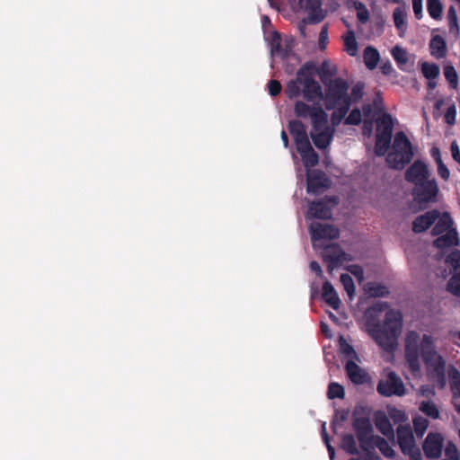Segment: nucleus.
Here are the masks:
<instances>
[{"label": "nucleus", "instance_id": "nucleus-48", "mask_svg": "<svg viewBox=\"0 0 460 460\" xmlns=\"http://www.w3.org/2000/svg\"><path fill=\"white\" fill-rule=\"evenodd\" d=\"M447 289L454 296L460 297V273H456L451 277L447 282Z\"/></svg>", "mask_w": 460, "mask_h": 460}, {"label": "nucleus", "instance_id": "nucleus-59", "mask_svg": "<svg viewBox=\"0 0 460 460\" xmlns=\"http://www.w3.org/2000/svg\"><path fill=\"white\" fill-rule=\"evenodd\" d=\"M282 86L281 84L278 80H270L268 83V91L269 93L275 97L279 95L281 92Z\"/></svg>", "mask_w": 460, "mask_h": 460}, {"label": "nucleus", "instance_id": "nucleus-31", "mask_svg": "<svg viewBox=\"0 0 460 460\" xmlns=\"http://www.w3.org/2000/svg\"><path fill=\"white\" fill-rule=\"evenodd\" d=\"M390 417L394 420L396 426V442L402 451V411L395 408L388 409Z\"/></svg>", "mask_w": 460, "mask_h": 460}, {"label": "nucleus", "instance_id": "nucleus-51", "mask_svg": "<svg viewBox=\"0 0 460 460\" xmlns=\"http://www.w3.org/2000/svg\"><path fill=\"white\" fill-rule=\"evenodd\" d=\"M414 155V147L409 137L404 134V165L411 163Z\"/></svg>", "mask_w": 460, "mask_h": 460}, {"label": "nucleus", "instance_id": "nucleus-13", "mask_svg": "<svg viewBox=\"0 0 460 460\" xmlns=\"http://www.w3.org/2000/svg\"><path fill=\"white\" fill-rule=\"evenodd\" d=\"M429 179H430V172L422 159L415 160L404 172V181L411 184Z\"/></svg>", "mask_w": 460, "mask_h": 460}, {"label": "nucleus", "instance_id": "nucleus-63", "mask_svg": "<svg viewBox=\"0 0 460 460\" xmlns=\"http://www.w3.org/2000/svg\"><path fill=\"white\" fill-rule=\"evenodd\" d=\"M412 9L415 18L420 20L423 17L422 0H412Z\"/></svg>", "mask_w": 460, "mask_h": 460}, {"label": "nucleus", "instance_id": "nucleus-54", "mask_svg": "<svg viewBox=\"0 0 460 460\" xmlns=\"http://www.w3.org/2000/svg\"><path fill=\"white\" fill-rule=\"evenodd\" d=\"M362 120V114L359 109L354 108L345 119L347 125H358Z\"/></svg>", "mask_w": 460, "mask_h": 460}, {"label": "nucleus", "instance_id": "nucleus-60", "mask_svg": "<svg viewBox=\"0 0 460 460\" xmlns=\"http://www.w3.org/2000/svg\"><path fill=\"white\" fill-rule=\"evenodd\" d=\"M348 270L357 278L358 281H362L364 279V270L360 265L354 264L350 265L348 268Z\"/></svg>", "mask_w": 460, "mask_h": 460}, {"label": "nucleus", "instance_id": "nucleus-21", "mask_svg": "<svg viewBox=\"0 0 460 460\" xmlns=\"http://www.w3.org/2000/svg\"><path fill=\"white\" fill-rule=\"evenodd\" d=\"M407 420L408 417L404 412V455L409 454L410 460H421V452L420 448L415 447L414 446L412 429Z\"/></svg>", "mask_w": 460, "mask_h": 460}, {"label": "nucleus", "instance_id": "nucleus-37", "mask_svg": "<svg viewBox=\"0 0 460 460\" xmlns=\"http://www.w3.org/2000/svg\"><path fill=\"white\" fill-rule=\"evenodd\" d=\"M439 66L435 63L423 62L421 64V73L428 80H436L439 75Z\"/></svg>", "mask_w": 460, "mask_h": 460}, {"label": "nucleus", "instance_id": "nucleus-6", "mask_svg": "<svg viewBox=\"0 0 460 460\" xmlns=\"http://www.w3.org/2000/svg\"><path fill=\"white\" fill-rule=\"evenodd\" d=\"M294 113L297 118H310L314 130H319L328 122V114L319 104L309 105L297 101L294 105Z\"/></svg>", "mask_w": 460, "mask_h": 460}, {"label": "nucleus", "instance_id": "nucleus-19", "mask_svg": "<svg viewBox=\"0 0 460 460\" xmlns=\"http://www.w3.org/2000/svg\"><path fill=\"white\" fill-rule=\"evenodd\" d=\"M438 217L439 211L438 209L426 211L414 218L411 229L415 234L424 233L435 224Z\"/></svg>", "mask_w": 460, "mask_h": 460}, {"label": "nucleus", "instance_id": "nucleus-12", "mask_svg": "<svg viewBox=\"0 0 460 460\" xmlns=\"http://www.w3.org/2000/svg\"><path fill=\"white\" fill-rule=\"evenodd\" d=\"M330 186V180L321 170L308 171L306 173V191L318 195Z\"/></svg>", "mask_w": 460, "mask_h": 460}, {"label": "nucleus", "instance_id": "nucleus-17", "mask_svg": "<svg viewBox=\"0 0 460 460\" xmlns=\"http://www.w3.org/2000/svg\"><path fill=\"white\" fill-rule=\"evenodd\" d=\"M300 4L309 14L305 18L303 23H319L325 18V13L322 9V0H299Z\"/></svg>", "mask_w": 460, "mask_h": 460}, {"label": "nucleus", "instance_id": "nucleus-5", "mask_svg": "<svg viewBox=\"0 0 460 460\" xmlns=\"http://www.w3.org/2000/svg\"><path fill=\"white\" fill-rule=\"evenodd\" d=\"M412 185L411 195L419 209H426L429 203L437 200L439 190L435 178L416 182Z\"/></svg>", "mask_w": 460, "mask_h": 460}, {"label": "nucleus", "instance_id": "nucleus-1", "mask_svg": "<svg viewBox=\"0 0 460 460\" xmlns=\"http://www.w3.org/2000/svg\"><path fill=\"white\" fill-rule=\"evenodd\" d=\"M387 302H376L364 313L367 331L380 348L394 353L402 328V314L388 309Z\"/></svg>", "mask_w": 460, "mask_h": 460}, {"label": "nucleus", "instance_id": "nucleus-7", "mask_svg": "<svg viewBox=\"0 0 460 460\" xmlns=\"http://www.w3.org/2000/svg\"><path fill=\"white\" fill-rule=\"evenodd\" d=\"M420 348L422 360L429 371L446 364L443 357L438 353L435 341L431 335H423Z\"/></svg>", "mask_w": 460, "mask_h": 460}, {"label": "nucleus", "instance_id": "nucleus-36", "mask_svg": "<svg viewBox=\"0 0 460 460\" xmlns=\"http://www.w3.org/2000/svg\"><path fill=\"white\" fill-rule=\"evenodd\" d=\"M350 106L348 103L346 105H338L331 115L332 126L333 128L341 124L343 119H345L349 112Z\"/></svg>", "mask_w": 460, "mask_h": 460}, {"label": "nucleus", "instance_id": "nucleus-62", "mask_svg": "<svg viewBox=\"0 0 460 460\" xmlns=\"http://www.w3.org/2000/svg\"><path fill=\"white\" fill-rule=\"evenodd\" d=\"M328 41V27L327 25H323L319 34V47L321 49H324L326 48V44Z\"/></svg>", "mask_w": 460, "mask_h": 460}, {"label": "nucleus", "instance_id": "nucleus-32", "mask_svg": "<svg viewBox=\"0 0 460 460\" xmlns=\"http://www.w3.org/2000/svg\"><path fill=\"white\" fill-rule=\"evenodd\" d=\"M321 82L326 84L328 82L332 81V77L337 73V68L332 66L328 60H324L319 68L316 69Z\"/></svg>", "mask_w": 460, "mask_h": 460}, {"label": "nucleus", "instance_id": "nucleus-33", "mask_svg": "<svg viewBox=\"0 0 460 460\" xmlns=\"http://www.w3.org/2000/svg\"><path fill=\"white\" fill-rule=\"evenodd\" d=\"M363 59L366 66L369 70H373L376 67L380 55L377 49L372 46H367L363 52Z\"/></svg>", "mask_w": 460, "mask_h": 460}, {"label": "nucleus", "instance_id": "nucleus-18", "mask_svg": "<svg viewBox=\"0 0 460 460\" xmlns=\"http://www.w3.org/2000/svg\"><path fill=\"white\" fill-rule=\"evenodd\" d=\"M386 162L390 168L397 170L402 169V131L396 132L393 151L388 153Z\"/></svg>", "mask_w": 460, "mask_h": 460}, {"label": "nucleus", "instance_id": "nucleus-52", "mask_svg": "<svg viewBox=\"0 0 460 460\" xmlns=\"http://www.w3.org/2000/svg\"><path fill=\"white\" fill-rule=\"evenodd\" d=\"M446 263L451 265L455 270H460V250L452 251L445 260Z\"/></svg>", "mask_w": 460, "mask_h": 460}, {"label": "nucleus", "instance_id": "nucleus-43", "mask_svg": "<svg viewBox=\"0 0 460 460\" xmlns=\"http://www.w3.org/2000/svg\"><path fill=\"white\" fill-rule=\"evenodd\" d=\"M448 26L450 33L456 37L459 35V24L456 11L454 5H450L447 11Z\"/></svg>", "mask_w": 460, "mask_h": 460}, {"label": "nucleus", "instance_id": "nucleus-45", "mask_svg": "<svg viewBox=\"0 0 460 460\" xmlns=\"http://www.w3.org/2000/svg\"><path fill=\"white\" fill-rule=\"evenodd\" d=\"M340 280L349 299L352 300L355 294V284L352 278L349 274L342 273L340 277Z\"/></svg>", "mask_w": 460, "mask_h": 460}, {"label": "nucleus", "instance_id": "nucleus-14", "mask_svg": "<svg viewBox=\"0 0 460 460\" xmlns=\"http://www.w3.org/2000/svg\"><path fill=\"white\" fill-rule=\"evenodd\" d=\"M444 437L438 432L428 433L422 449L424 455L429 459H438L442 455Z\"/></svg>", "mask_w": 460, "mask_h": 460}, {"label": "nucleus", "instance_id": "nucleus-56", "mask_svg": "<svg viewBox=\"0 0 460 460\" xmlns=\"http://www.w3.org/2000/svg\"><path fill=\"white\" fill-rule=\"evenodd\" d=\"M321 435H322V438H323V440L327 447V450H328V453H329V456H330V458L331 459H333L334 456H335V449L334 447L331 445V442H330V437L326 431V427H325V423H323L322 425V429H321Z\"/></svg>", "mask_w": 460, "mask_h": 460}, {"label": "nucleus", "instance_id": "nucleus-2", "mask_svg": "<svg viewBox=\"0 0 460 460\" xmlns=\"http://www.w3.org/2000/svg\"><path fill=\"white\" fill-rule=\"evenodd\" d=\"M364 121L362 133L369 137L372 135L374 125H376V139L375 145V154L377 156L385 155L391 145L394 122L391 115L382 113L377 116L379 111L371 104H365L362 108Z\"/></svg>", "mask_w": 460, "mask_h": 460}, {"label": "nucleus", "instance_id": "nucleus-49", "mask_svg": "<svg viewBox=\"0 0 460 460\" xmlns=\"http://www.w3.org/2000/svg\"><path fill=\"white\" fill-rule=\"evenodd\" d=\"M349 415V410H348V409H340V410L335 411L333 420L331 423V428L334 433L336 432V423L337 422H339L341 424L343 423L344 421H346L348 420Z\"/></svg>", "mask_w": 460, "mask_h": 460}, {"label": "nucleus", "instance_id": "nucleus-46", "mask_svg": "<svg viewBox=\"0 0 460 460\" xmlns=\"http://www.w3.org/2000/svg\"><path fill=\"white\" fill-rule=\"evenodd\" d=\"M327 396L329 399H335V398L342 399V398H344V396H345L344 387L341 385L335 383V382L330 383V385L328 386Z\"/></svg>", "mask_w": 460, "mask_h": 460}, {"label": "nucleus", "instance_id": "nucleus-16", "mask_svg": "<svg viewBox=\"0 0 460 460\" xmlns=\"http://www.w3.org/2000/svg\"><path fill=\"white\" fill-rule=\"evenodd\" d=\"M309 228L313 241L334 240L340 236L339 228L333 225L314 222L310 225Z\"/></svg>", "mask_w": 460, "mask_h": 460}, {"label": "nucleus", "instance_id": "nucleus-34", "mask_svg": "<svg viewBox=\"0 0 460 460\" xmlns=\"http://www.w3.org/2000/svg\"><path fill=\"white\" fill-rule=\"evenodd\" d=\"M448 376L454 397H460V371L456 367L450 366Z\"/></svg>", "mask_w": 460, "mask_h": 460}, {"label": "nucleus", "instance_id": "nucleus-41", "mask_svg": "<svg viewBox=\"0 0 460 460\" xmlns=\"http://www.w3.org/2000/svg\"><path fill=\"white\" fill-rule=\"evenodd\" d=\"M419 409L421 412L433 420L439 418V411L432 401L429 400L421 402Z\"/></svg>", "mask_w": 460, "mask_h": 460}, {"label": "nucleus", "instance_id": "nucleus-27", "mask_svg": "<svg viewBox=\"0 0 460 460\" xmlns=\"http://www.w3.org/2000/svg\"><path fill=\"white\" fill-rule=\"evenodd\" d=\"M453 219L448 212L439 213V217L435 222L433 228L431 229V235L438 236L444 234L446 231H449L453 226Z\"/></svg>", "mask_w": 460, "mask_h": 460}, {"label": "nucleus", "instance_id": "nucleus-23", "mask_svg": "<svg viewBox=\"0 0 460 460\" xmlns=\"http://www.w3.org/2000/svg\"><path fill=\"white\" fill-rule=\"evenodd\" d=\"M356 360H347L345 371L349 380L355 385H364L370 379L368 374L362 369Z\"/></svg>", "mask_w": 460, "mask_h": 460}, {"label": "nucleus", "instance_id": "nucleus-64", "mask_svg": "<svg viewBox=\"0 0 460 460\" xmlns=\"http://www.w3.org/2000/svg\"><path fill=\"white\" fill-rule=\"evenodd\" d=\"M450 149L452 158L460 164V148L456 140L451 143Z\"/></svg>", "mask_w": 460, "mask_h": 460}, {"label": "nucleus", "instance_id": "nucleus-53", "mask_svg": "<svg viewBox=\"0 0 460 460\" xmlns=\"http://www.w3.org/2000/svg\"><path fill=\"white\" fill-rule=\"evenodd\" d=\"M431 372L436 376L438 386L440 388H444L447 384L446 364L444 366L436 367V369L432 370Z\"/></svg>", "mask_w": 460, "mask_h": 460}, {"label": "nucleus", "instance_id": "nucleus-47", "mask_svg": "<svg viewBox=\"0 0 460 460\" xmlns=\"http://www.w3.org/2000/svg\"><path fill=\"white\" fill-rule=\"evenodd\" d=\"M270 46L272 55H281L283 58L288 56V52L282 48L280 35L277 31L273 34Z\"/></svg>", "mask_w": 460, "mask_h": 460}, {"label": "nucleus", "instance_id": "nucleus-50", "mask_svg": "<svg viewBox=\"0 0 460 460\" xmlns=\"http://www.w3.org/2000/svg\"><path fill=\"white\" fill-rule=\"evenodd\" d=\"M442 460H460V454L456 444L448 441L445 447V458Z\"/></svg>", "mask_w": 460, "mask_h": 460}, {"label": "nucleus", "instance_id": "nucleus-3", "mask_svg": "<svg viewBox=\"0 0 460 460\" xmlns=\"http://www.w3.org/2000/svg\"><path fill=\"white\" fill-rule=\"evenodd\" d=\"M352 427L361 449L377 447L385 457L394 458L395 454L389 443L384 438L373 434V426L369 418L356 417L354 413Z\"/></svg>", "mask_w": 460, "mask_h": 460}, {"label": "nucleus", "instance_id": "nucleus-15", "mask_svg": "<svg viewBox=\"0 0 460 460\" xmlns=\"http://www.w3.org/2000/svg\"><path fill=\"white\" fill-rule=\"evenodd\" d=\"M315 69V66L313 62H306L298 69L296 79L290 80L286 86L285 93L288 99L292 100L301 95L304 74L306 73V70Z\"/></svg>", "mask_w": 460, "mask_h": 460}, {"label": "nucleus", "instance_id": "nucleus-4", "mask_svg": "<svg viewBox=\"0 0 460 460\" xmlns=\"http://www.w3.org/2000/svg\"><path fill=\"white\" fill-rule=\"evenodd\" d=\"M349 84L341 77L334 78L332 81L324 84V93L323 101L326 110L332 111L338 105L351 106V98L349 93Z\"/></svg>", "mask_w": 460, "mask_h": 460}, {"label": "nucleus", "instance_id": "nucleus-57", "mask_svg": "<svg viewBox=\"0 0 460 460\" xmlns=\"http://www.w3.org/2000/svg\"><path fill=\"white\" fill-rule=\"evenodd\" d=\"M394 24L398 30V34L400 37L402 36V7L399 6L395 8L394 12Z\"/></svg>", "mask_w": 460, "mask_h": 460}, {"label": "nucleus", "instance_id": "nucleus-25", "mask_svg": "<svg viewBox=\"0 0 460 460\" xmlns=\"http://www.w3.org/2000/svg\"><path fill=\"white\" fill-rule=\"evenodd\" d=\"M322 297L324 302L332 309L338 310L340 308L341 304V299L333 286L328 280L323 284Z\"/></svg>", "mask_w": 460, "mask_h": 460}, {"label": "nucleus", "instance_id": "nucleus-11", "mask_svg": "<svg viewBox=\"0 0 460 460\" xmlns=\"http://www.w3.org/2000/svg\"><path fill=\"white\" fill-rule=\"evenodd\" d=\"M377 393L385 397L394 394L402 396V381L394 371H389L385 379L379 380L376 386Z\"/></svg>", "mask_w": 460, "mask_h": 460}, {"label": "nucleus", "instance_id": "nucleus-38", "mask_svg": "<svg viewBox=\"0 0 460 460\" xmlns=\"http://www.w3.org/2000/svg\"><path fill=\"white\" fill-rule=\"evenodd\" d=\"M341 448L350 455H358L355 438L351 434H344L341 437Z\"/></svg>", "mask_w": 460, "mask_h": 460}, {"label": "nucleus", "instance_id": "nucleus-40", "mask_svg": "<svg viewBox=\"0 0 460 460\" xmlns=\"http://www.w3.org/2000/svg\"><path fill=\"white\" fill-rule=\"evenodd\" d=\"M412 424L417 438H422L429 427V420L420 415H416L412 419Z\"/></svg>", "mask_w": 460, "mask_h": 460}, {"label": "nucleus", "instance_id": "nucleus-35", "mask_svg": "<svg viewBox=\"0 0 460 460\" xmlns=\"http://www.w3.org/2000/svg\"><path fill=\"white\" fill-rule=\"evenodd\" d=\"M339 349L342 355L348 358V360H359L358 356L354 349L353 346L350 345L343 336H341L338 340Z\"/></svg>", "mask_w": 460, "mask_h": 460}, {"label": "nucleus", "instance_id": "nucleus-28", "mask_svg": "<svg viewBox=\"0 0 460 460\" xmlns=\"http://www.w3.org/2000/svg\"><path fill=\"white\" fill-rule=\"evenodd\" d=\"M375 425L376 429L385 437L394 438V431L392 427V424L385 415V413L382 411H378L375 415Z\"/></svg>", "mask_w": 460, "mask_h": 460}, {"label": "nucleus", "instance_id": "nucleus-44", "mask_svg": "<svg viewBox=\"0 0 460 460\" xmlns=\"http://www.w3.org/2000/svg\"><path fill=\"white\" fill-rule=\"evenodd\" d=\"M344 45L345 49L349 56L354 57L357 55L358 43L355 38V34L352 31H349L347 35L345 36Z\"/></svg>", "mask_w": 460, "mask_h": 460}, {"label": "nucleus", "instance_id": "nucleus-8", "mask_svg": "<svg viewBox=\"0 0 460 460\" xmlns=\"http://www.w3.org/2000/svg\"><path fill=\"white\" fill-rule=\"evenodd\" d=\"M322 258L327 264V270L330 274L344 261H350L349 254H347L338 243H330L324 246Z\"/></svg>", "mask_w": 460, "mask_h": 460}, {"label": "nucleus", "instance_id": "nucleus-26", "mask_svg": "<svg viewBox=\"0 0 460 460\" xmlns=\"http://www.w3.org/2000/svg\"><path fill=\"white\" fill-rule=\"evenodd\" d=\"M429 51L431 56L437 59L444 58L447 52L445 39L440 35H433L429 41Z\"/></svg>", "mask_w": 460, "mask_h": 460}, {"label": "nucleus", "instance_id": "nucleus-42", "mask_svg": "<svg viewBox=\"0 0 460 460\" xmlns=\"http://www.w3.org/2000/svg\"><path fill=\"white\" fill-rule=\"evenodd\" d=\"M444 75L453 89L458 85V74L451 63L444 66Z\"/></svg>", "mask_w": 460, "mask_h": 460}, {"label": "nucleus", "instance_id": "nucleus-30", "mask_svg": "<svg viewBox=\"0 0 460 460\" xmlns=\"http://www.w3.org/2000/svg\"><path fill=\"white\" fill-rule=\"evenodd\" d=\"M364 291L369 297H385L390 293L386 286L376 282L365 284Z\"/></svg>", "mask_w": 460, "mask_h": 460}, {"label": "nucleus", "instance_id": "nucleus-55", "mask_svg": "<svg viewBox=\"0 0 460 460\" xmlns=\"http://www.w3.org/2000/svg\"><path fill=\"white\" fill-rule=\"evenodd\" d=\"M364 94V84L361 83L356 84L352 89L349 97L351 98L352 102H358L360 99H362Z\"/></svg>", "mask_w": 460, "mask_h": 460}, {"label": "nucleus", "instance_id": "nucleus-20", "mask_svg": "<svg viewBox=\"0 0 460 460\" xmlns=\"http://www.w3.org/2000/svg\"><path fill=\"white\" fill-rule=\"evenodd\" d=\"M335 129L328 125V122L319 130H314L310 133L314 146L321 149H326L332 143Z\"/></svg>", "mask_w": 460, "mask_h": 460}, {"label": "nucleus", "instance_id": "nucleus-58", "mask_svg": "<svg viewBox=\"0 0 460 460\" xmlns=\"http://www.w3.org/2000/svg\"><path fill=\"white\" fill-rule=\"evenodd\" d=\"M456 107L455 103H452L447 109L445 113V122L447 125H454L456 123Z\"/></svg>", "mask_w": 460, "mask_h": 460}, {"label": "nucleus", "instance_id": "nucleus-22", "mask_svg": "<svg viewBox=\"0 0 460 460\" xmlns=\"http://www.w3.org/2000/svg\"><path fill=\"white\" fill-rule=\"evenodd\" d=\"M288 130L294 138L296 150L310 143L306 128L302 121L298 119L290 120L288 122Z\"/></svg>", "mask_w": 460, "mask_h": 460}, {"label": "nucleus", "instance_id": "nucleus-61", "mask_svg": "<svg viewBox=\"0 0 460 460\" xmlns=\"http://www.w3.org/2000/svg\"><path fill=\"white\" fill-rule=\"evenodd\" d=\"M393 57L399 68H402V48L399 45L395 46L392 50Z\"/></svg>", "mask_w": 460, "mask_h": 460}, {"label": "nucleus", "instance_id": "nucleus-39", "mask_svg": "<svg viewBox=\"0 0 460 460\" xmlns=\"http://www.w3.org/2000/svg\"><path fill=\"white\" fill-rule=\"evenodd\" d=\"M427 11L434 20L442 18L443 4L440 0H427Z\"/></svg>", "mask_w": 460, "mask_h": 460}, {"label": "nucleus", "instance_id": "nucleus-29", "mask_svg": "<svg viewBox=\"0 0 460 460\" xmlns=\"http://www.w3.org/2000/svg\"><path fill=\"white\" fill-rule=\"evenodd\" d=\"M300 154L303 164L305 167H314L319 163V155L314 150L311 143L297 149Z\"/></svg>", "mask_w": 460, "mask_h": 460}, {"label": "nucleus", "instance_id": "nucleus-24", "mask_svg": "<svg viewBox=\"0 0 460 460\" xmlns=\"http://www.w3.org/2000/svg\"><path fill=\"white\" fill-rule=\"evenodd\" d=\"M459 244L458 233L456 228L450 229L447 233L438 235L433 241V246L438 249H445Z\"/></svg>", "mask_w": 460, "mask_h": 460}, {"label": "nucleus", "instance_id": "nucleus-10", "mask_svg": "<svg viewBox=\"0 0 460 460\" xmlns=\"http://www.w3.org/2000/svg\"><path fill=\"white\" fill-rule=\"evenodd\" d=\"M314 70H306L302 82V96L308 102L323 100V92L321 84L314 79Z\"/></svg>", "mask_w": 460, "mask_h": 460}, {"label": "nucleus", "instance_id": "nucleus-9", "mask_svg": "<svg viewBox=\"0 0 460 460\" xmlns=\"http://www.w3.org/2000/svg\"><path fill=\"white\" fill-rule=\"evenodd\" d=\"M330 203L336 205L338 203V198L334 196H325L319 200L311 201L308 204L307 217L317 219L332 218V209Z\"/></svg>", "mask_w": 460, "mask_h": 460}]
</instances>
